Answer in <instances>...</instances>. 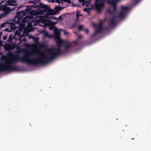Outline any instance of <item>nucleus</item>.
<instances>
[{
  "instance_id": "f257e3e1",
  "label": "nucleus",
  "mask_w": 151,
  "mask_h": 151,
  "mask_svg": "<svg viewBox=\"0 0 151 151\" xmlns=\"http://www.w3.org/2000/svg\"><path fill=\"white\" fill-rule=\"evenodd\" d=\"M52 52L44 54L42 51L35 52L32 51L25 54L21 58L18 56H14L13 60L14 62L20 61L29 64L36 65L40 64H46L64 52L59 51L58 49H51Z\"/></svg>"
},
{
  "instance_id": "f03ea898",
  "label": "nucleus",
  "mask_w": 151,
  "mask_h": 151,
  "mask_svg": "<svg viewBox=\"0 0 151 151\" xmlns=\"http://www.w3.org/2000/svg\"><path fill=\"white\" fill-rule=\"evenodd\" d=\"M18 70V67L12 66L9 62H6L0 64V72L4 71H16Z\"/></svg>"
},
{
  "instance_id": "7ed1b4c3",
  "label": "nucleus",
  "mask_w": 151,
  "mask_h": 151,
  "mask_svg": "<svg viewBox=\"0 0 151 151\" xmlns=\"http://www.w3.org/2000/svg\"><path fill=\"white\" fill-rule=\"evenodd\" d=\"M55 35L53 36V39L54 40L56 41L57 47L55 49H58L59 51L64 52V51L61 50V44L63 43V41L61 40L60 37V33L59 31L57 29H55Z\"/></svg>"
},
{
  "instance_id": "20e7f679",
  "label": "nucleus",
  "mask_w": 151,
  "mask_h": 151,
  "mask_svg": "<svg viewBox=\"0 0 151 151\" xmlns=\"http://www.w3.org/2000/svg\"><path fill=\"white\" fill-rule=\"evenodd\" d=\"M119 0H110L108 1V3L110 4V7H112L114 11H112L109 9H108L107 11L109 14H113L115 12L117 9V3L118 2Z\"/></svg>"
},
{
  "instance_id": "39448f33",
  "label": "nucleus",
  "mask_w": 151,
  "mask_h": 151,
  "mask_svg": "<svg viewBox=\"0 0 151 151\" xmlns=\"http://www.w3.org/2000/svg\"><path fill=\"white\" fill-rule=\"evenodd\" d=\"M7 6L8 5H6L5 3V5H2L0 7L1 10L4 12L2 13V14L4 15V17L6 16L8 13L14 10L16 8V6H14L13 8L10 9V7H8Z\"/></svg>"
},
{
  "instance_id": "423d86ee",
  "label": "nucleus",
  "mask_w": 151,
  "mask_h": 151,
  "mask_svg": "<svg viewBox=\"0 0 151 151\" xmlns=\"http://www.w3.org/2000/svg\"><path fill=\"white\" fill-rule=\"evenodd\" d=\"M51 21L52 20L50 19H44L43 22L45 24V26H49V29L50 30H52L54 29V30L55 29H57L58 31V29L55 26V23Z\"/></svg>"
},
{
  "instance_id": "0eeeda50",
  "label": "nucleus",
  "mask_w": 151,
  "mask_h": 151,
  "mask_svg": "<svg viewBox=\"0 0 151 151\" xmlns=\"http://www.w3.org/2000/svg\"><path fill=\"white\" fill-rule=\"evenodd\" d=\"M105 0H96V4H95V8L98 12H100L101 10L103 8L104 6V2H101L100 4L98 3L99 1L103 2Z\"/></svg>"
},
{
  "instance_id": "6e6552de",
  "label": "nucleus",
  "mask_w": 151,
  "mask_h": 151,
  "mask_svg": "<svg viewBox=\"0 0 151 151\" xmlns=\"http://www.w3.org/2000/svg\"><path fill=\"white\" fill-rule=\"evenodd\" d=\"M95 26L98 29L95 31L93 34L92 35L91 37H95L97 34L99 33H101L103 31V27L102 24H100L98 25H96Z\"/></svg>"
},
{
  "instance_id": "1a4fd4ad",
  "label": "nucleus",
  "mask_w": 151,
  "mask_h": 151,
  "mask_svg": "<svg viewBox=\"0 0 151 151\" xmlns=\"http://www.w3.org/2000/svg\"><path fill=\"white\" fill-rule=\"evenodd\" d=\"M32 7L35 8H43L45 11H48L49 9V7L47 5H44L40 3H39L38 4L33 5Z\"/></svg>"
},
{
  "instance_id": "9d476101",
  "label": "nucleus",
  "mask_w": 151,
  "mask_h": 151,
  "mask_svg": "<svg viewBox=\"0 0 151 151\" xmlns=\"http://www.w3.org/2000/svg\"><path fill=\"white\" fill-rule=\"evenodd\" d=\"M72 47V45L69 42H66L65 44V48L64 52L68 50L70 47Z\"/></svg>"
},
{
  "instance_id": "9b49d317",
  "label": "nucleus",
  "mask_w": 151,
  "mask_h": 151,
  "mask_svg": "<svg viewBox=\"0 0 151 151\" xmlns=\"http://www.w3.org/2000/svg\"><path fill=\"white\" fill-rule=\"evenodd\" d=\"M116 18L115 16H114L112 18L110 19V22L111 23V25L112 26H114L116 25V23L115 22V19Z\"/></svg>"
},
{
  "instance_id": "f8f14e48",
  "label": "nucleus",
  "mask_w": 151,
  "mask_h": 151,
  "mask_svg": "<svg viewBox=\"0 0 151 151\" xmlns=\"http://www.w3.org/2000/svg\"><path fill=\"white\" fill-rule=\"evenodd\" d=\"M54 35H50L48 32H45L44 34V36L45 37H46L49 38H51L52 37L53 38Z\"/></svg>"
},
{
  "instance_id": "ddd939ff",
  "label": "nucleus",
  "mask_w": 151,
  "mask_h": 151,
  "mask_svg": "<svg viewBox=\"0 0 151 151\" xmlns=\"http://www.w3.org/2000/svg\"><path fill=\"white\" fill-rule=\"evenodd\" d=\"M63 9V8L60 6H56V8H55V12L56 13H58L60 10H61Z\"/></svg>"
},
{
  "instance_id": "4468645a",
  "label": "nucleus",
  "mask_w": 151,
  "mask_h": 151,
  "mask_svg": "<svg viewBox=\"0 0 151 151\" xmlns=\"http://www.w3.org/2000/svg\"><path fill=\"white\" fill-rule=\"evenodd\" d=\"M124 13L121 12L120 14L117 16H116V17L117 18H122L124 17Z\"/></svg>"
},
{
  "instance_id": "2eb2a0df",
  "label": "nucleus",
  "mask_w": 151,
  "mask_h": 151,
  "mask_svg": "<svg viewBox=\"0 0 151 151\" xmlns=\"http://www.w3.org/2000/svg\"><path fill=\"white\" fill-rule=\"evenodd\" d=\"M128 7L122 6V11L124 13H125V12L128 9Z\"/></svg>"
},
{
  "instance_id": "dca6fc26",
  "label": "nucleus",
  "mask_w": 151,
  "mask_h": 151,
  "mask_svg": "<svg viewBox=\"0 0 151 151\" xmlns=\"http://www.w3.org/2000/svg\"><path fill=\"white\" fill-rule=\"evenodd\" d=\"M91 10V9L90 8H85L83 9V11L87 12L88 13H89Z\"/></svg>"
},
{
  "instance_id": "f3484780",
  "label": "nucleus",
  "mask_w": 151,
  "mask_h": 151,
  "mask_svg": "<svg viewBox=\"0 0 151 151\" xmlns=\"http://www.w3.org/2000/svg\"><path fill=\"white\" fill-rule=\"evenodd\" d=\"M72 43L75 45H78L79 44L78 41L77 40L73 41Z\"/></svg>"
},
{
  "instance_id": "a211bd4d",
  "label": "nucleus",
  "mask_w": 151,
  "mask_h": 151,
  "mask_svg": "<svg viewBox=\"0 0 151 151\" xmlns=\"http://www.w3.org/2000/svg\"><path fill=\"white\" fill-rule=\"evenodd\" d=\"M18 40L20 41L19 43H21L22 41H23V42H25L27 40V39L25 38H24L22 40L21 38L20 37L19 38Z\"/></svg>"
},
{
  "instance_id": "6ab92c4d",
  "label": "nucleus",
  "mask_w": 151,
  "mask_h": 151,
  "mask_svg": "<svg viewBox=\"0 0 151 151\" xmlns=\"http://www.w3.org/2000/svg\"><path fill=\"white\" fill-rule=\"evenodd\" d=\"M13 39V36L12 35H10L9 37L8 38V41H11Z\"/></svg>"
},
{
  "instance_id": "aec40b11",
  "label": "nucleus",
  "mask_w": 151,
  "mask_h": 151,
  "mask_svg": "<svg viewBox=\"0 0 151 151\" xmlns=\"http://www.w3.org/2000/svg\"><path fill=\"white\" fill-rule=\"evenodd\" d=\"M7 23H6L5 22L4 23H2L1 24V26L2 28H3L4 27L7 26Z\"/></svg>"
},
{
  "instance_id": "412c9836",
  "label": "nucleus",
  "mask_w": 151,
  "mask_h": 151,
  "mask_svg": "<svg viewBox=\"0 0 151 151\" xmlns=\"http://www.w3.org/2000/svg\"><path fill=\"white\" fill-rule=\"evenodd\" d=\"M83 25H80L78 27V29L79 30H81L83 29Z\"/></svg>"
},
{
  "instance_id": "4be33fe9",
  "label": "nucleus",
  "mask_w": 151,
  "mask_h": 151,
  "mask_svg": "<svg viewBox=\"0 0 151 151\" xmlns=\"http://www.w3.org/2000/svg\"><path fill=\"white\" fill-rule=\"evenodd\" d=\"M63 0H56L55 1L56 2L58 3V4H63V3L62 2Z\"/></svg>"
},
{
  "instance_id": "5701e85b",
  "label": "nucleus",
  "mask_w": 151,
  "mask_h": 151,
  "mask_svg": "<svg viewBox=\"0 0 151 151\" xmlns=\"http://www.w3.org/2000/svg\"><path fill=\"white\" fill-rule=\"evenodd\" d=\"M64 2H67L68 3H71V1L70 0H64L63 1Z\"/></svg>"
},
{
  "instance_id": "b1692460",
  "label": "nucleus",
  "mask_w": 151,
  "mask_h": 151,
  "mask_svg": "<svg viewBox=\"0 0 151 151\" xmlns=\"http://www.w3.org/2000/svg\"><path fill=\"white\" fill-rule=\"evenodd\" d=\"M7 36H5L4 37H3V40H5L7 38Z\"/></svg>"
},
{
  "instance_id": "393cba45",
  "label": "nucleus",
  "mask_w": 151,
  "mask_h": 151,
  "mask_svg": "<svg viewBox=\"0 0 151 151\" xmlns=\"http://www.w3.org/2000/svg\"><path fill=\"white\" fill-rule=\"evenodd\" d=\"M85 32L87 34H88L89 32V30L88 29H86L84 30Z\"/></svg>"
},
{
  "instance_id": "a878e982",
  "label": "nucleus",
  "mask_w": 151,
  "mask_h": 151,
  "mask_svg": "<svg viewBox=\"0 0 151 151\" xmlns=\"http://www.w3.org/2000/svg\"><path fill=\"white\" fill-rule=\"evenodd\" d=\"M82 35H79L78 36V39H80L82 38Z\"/></svg>"
},
{
  "instance_id": "bb28decb",
  "label": "nucleus",
  "mask_w": 151,
  "mask_h": 151,
  "mask_svg": "<svg viewBox=\"0 0 151 151\" xmlns=\"http://www.w3.org/2000/svg\"><path fill=\"white\" fill-rule=\"evenodd\" d=\"M5 17L2 14L0 15V19L3 17Z\"/></svg>"
},
{
  "instance_id": "cd10ccee",
  "label": "nucleus",
  "mask_w": 151,
  "mask_h": 151,
  "mask_svg": "<svg viewBox=\"0 0 151 151\" xmlns=\"http://www.w3.org/2000/svg\"><path fill=\"white\" fill-rule=\"evenodd\" d=\"M58 19H62V15H61L60 16L58 17Z\"/></svg>"
},
{
  "instance_id": "c85d7f7f",
  "label": "nucleus",
  "mask_w": 151,
  "mask_h": 151,
  "mask_svg": "<svg viewBox=\"0 0 151 151\" xmlns=\"http://www.w3.org/2000/svg\"><path fill=\"white\" fill-rule=\"evenodd\" d=\"M76 17H78L79 16H80V15L79 14V13L78 12H77L76 14Z\"/></svg>"
},
{
  "instance_id": "c756f323",
  "label": "nucleus",
  "mask_w": 151,
  "mask_h": 151,
  "mask_svg": "<svg viewBox=\"0 0 151 151\" xmlns=\"http://www.w3.org/2000/svg\"><path fill=\"white\" fill-rule=\"evenodd\" d=\"M2 32H0V42H1V37L2 35Z\"/></svg>"
},
{
  "instance_id": "7c9ffc66",
  "label": "nucleus",
  "mask_w": 151,
  "mask_h": 151,
  "mask_svg": "<svg viewBox=\"0 0 151 151\" xmlns=\"http://www.w3.org/2000/svg\"><path fill=\"white\" fill-rule=\"evenodd\" d=\"M134 1L135 2L137 3L139 1V0H134Z\"/></svg>"
},
{
  "instance_id": "2f4dec72",
  "label": "nucleus",
  "mask_w": 151,
  "mask_h": 151,
  "mask_svg": "<svg viewBox=\"0 0 151 151\" xmlns=\"http://www.w3.org/2000/svg\"><path fill=\"white\" fill-rule=\"evenodd\" d=\"M64 34H69V33L67 32L66 31H64Z\"/></svg>"
},
{
  "instance_id": "473e14b6",
  "label": "nucleus",
  "mask_w": 151,
  "mask_h": 151,
  "mask_svg": "<svg viewBox=\"0 0 151 151\" xmlns=\"http://www.w3.org/2000/svg\"><path fill=\"white\" fill-rule=\"evenodd\" d=\"M4 30L6 31H9V28H6Z\"/></svg>"
},
{
  "instance_id": "72a5a7b5",
  "label": "nucleus",
  "mask_w": 151,
  "mask_h": 151,
  "mask_svg": "<svg viewBox=\"0 0 151 151\" xmlns=\"http://www.w3.org/2000/svg\"><path fill=\"white\" fill-rule=\"evenodd\" d=\"M73 33L76 35L77 34V32H76L74 31Z\"/></svg>"
},
{
  "instance_id": "f704fd0d",
  "label": "nucleus",
  "mask_w": 151,
  "mask_h": 151,
  "mask_svg": "<svg viewBox=\"0 0 151 151\" xmlns=\"http://www.w3.org/2000/svg\"><path fill=\"white\" fill-rule=\"evenodd\" d=\"M5 0H4V1H1V4H2V3H3L4 1H5Z\"/></svg>"
},
{
  "instance_id": "c9c22d12",
  "label": "nucleus",
  "mask_w": 151,
  "mask_h": 151,
  "mask_svg": "<svg viewBox=\"0 0 151 151\" xmlns=\"http://www.w3.org/2000/svg\"><path fill=\"white\" fill-rule=\"evenodd\" d=\"M76 20H78V17H76Z\"/></svg>"
},
{
  "instance_id": "e433bc0d",
  "label": "nucleus",
  "mask_w": 151,
  "mask_h": 151,
  "mask_svg": "<svg viewBox=\"0 0 151 151\" xmlns=\"http://www.w3.org/2000/svg\"><path fill=\"white\" fill-rule=\"evenodd\" d=\"M110 25H109L108 26V27H107V28L109 29L110 27Z\"/></svg>"
},
{
  "instance_id": "4c0bfd02",
  "label": "nucleus",
  "mask_w": 151,
  "mask_h": 151,
  "mask_svg": "<svg viewBox=\"0 0 151 151\" xmlns=\"http://www.w3.org/2000/svg\"><path fill=\"white\" fill-rule=\"evenodd\" d=\"M2 28L1 25L0 26V30Z\"/></svg>"
},
{
  "instance_id": "58836bf2",
  "label": "nucleus",
  "mask_w": 151,
  "mask_h": 151,
  "mask_svg": "<svg viewBox=\"0 0 151 151\" xmlns=\"http://www.w3.org/2000/svg\"><path fill=\"white\" fill-rule=\"evenodd\" d=\"M53 18V17H50V18Z\"/></svg>"
},
{
  "instance_id": "ea45409f",
  "label": "nucleus",
  "mask_w": 151,
  "mask_h": 151,
  "mask_svg": "<svg viewBox=\"0 0 151 151\" xmlns=\"http://www.w3.org/2000/svg\"><path fill=\"white\" fill-rule=\"evenodd\" d=\"M38 0H35V1H37Z\"/></svg>"
},
{
  "instance_id": "a19ab883",
  "label": "nucleus",
  "mask_w": 151,
  "mask_h": 151,
  "mask_svg": "<svg viewBox=\"0 0 151 151\" xmlns=\"http://www.w3.org/2000/svg\"><path fill=\"white\" fill-rule=\"evenodd\" d=\"M47 17V16H46V17Z\"/></svg>"
}]
</instances>
